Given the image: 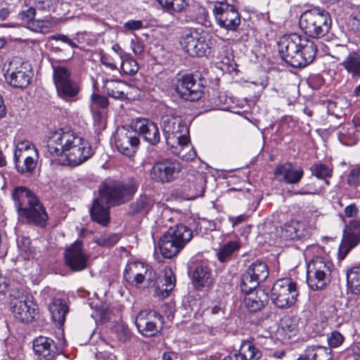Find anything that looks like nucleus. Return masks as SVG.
Here are the masks:
<instances>
[{
	"label": "nucleus",
	"instance_id": "bb28decb",
	"mask_svg": "<svg viewBox=\"0 0 360 360\" xmlns=\"http://www.w3.org/2000/svg\"><path fill=\"white\" fill-rule=\"evenodd\" d=\"M103 89L110 97L123 100L127 98L125 93L127 84L120 79H105L103 81Z\"/></svg>",
	"mask_w": 360,
	"mask_h": 360
},
{
	"label": "nucleus",
	"instance_id": "8fccbe9b",
	"mask_svg": "<svg viewBox=\"0 0 360 360\" xmlns=\"http://www.w3.org/2000/svg\"><path fill=\"white\" fill-rule=\"evenodd\" d=\"M120 236L118 234L104 235L96 240V243L103 247H111L115 245Z\"/></svg>",
	"mask_w": 360,
	"mask_h": 360
},
{
	"label": "nucleus",
	"instance_id": "bf43d9fd",
	"mask_svg": "<svg viewBox=\"0 0 360 360\" xmlns=\"http://www.w3.org/2000/svg\"><path fill=\"white\" fill-rule=\"evenodd\" d=\"M101 62L103 65L110 68L111 70L117 69V66L112 61V59L108 56H102L101 58Z\"/></svg>",
	"mask_w": 360,
	"mask_h": 360
},
{
	"label": "nucleus",
	"instance_id": "0eeeda50",
	"mask_svg": "<svg viewBox=\"0 0 360 360\" xmlns=\"http://www.w3.org/2000/svg\"><path fill=\"white\" fill-rule=\"evenodd\" d=\"M5 79L11 86L15 88L27 87L31 80L29 68L20 58H13L6 61L3 68Z\"/></svg>",
	"mask_w": 360,
	"mask_h": 360
},
{
	"label": "nucleus",
	"instance_id": "f257e3e1",
	"mask_svg": "<svg viewBox=\"0 0 360 360\" xmlns=\"http://www.w3.org/2000/svg\"><path fill=\"white\" fill-rule=\"evenodd\" d=\"M332 25L330 13L318 6L304 11L299 19V27L306 36L297 33L283 35L278 41L281 58L293 68H304L315 59L318 48L314 41L326 36Z\"/></svg>",
	"mask_w": 360,
	"mask_h": 360
},
{
	"label": "nucleus",
	"instance_id": "4d7b16f0",
	"mask_svg": "<svg viewBox=\"0 0 360 360\" xmlns=\"http://www.w3.org/2000/svg\"><path fill=\"white\" fill-rule=\"evenodd\" d=\"M131 49L133 50V52L136 54V55H139L141 54L143 49H144V46L143 44L140 42L138 40H134L132 39L131 41Z\"/></svg>",
	"mask_w": 360,
	"mask_h": 360
},
{
	"label": "nucleus",
	"instance_id": "603ef678",
	"mask_svg": "<svg viewBox=\"0 0 360 360\" xmlns=\"http://www.w3.org/2000/svg\"><path fill=\"white\" fill-rule=\"evenodd\" d=\"M347 182L348 185L354 188L360 185V166L355 167L349 172Z\"/></svg>",
	"mask_w": 360,
	"mask_h": 360
},
{
	"label": "nucleus",
	"instance_id": "e433bc0d",
	"mask_svg": "<svg viewBox=\"0 0 360 360\" xmlns=\"http://www.w3.org/2000/svg\"><path fill=\"white\" fill-rule=\"evenodd\" d=\"M240 245L236 241H229L227 243L222 245L218 252L217 258L221 263L226 262L231 259L233 254L238 250Z\"/></svg>",
	"mask_w": 360,
	"mask_h": 360
},
{
	"label": "nucleus",
	"instance_id": "4be33fe9",
	"mask_svg": "<svg viewBox=\"0 0 360 360\" xmlns=\"http://www.w3.org/2000/svg\"><path fill=\"white\" fill-rule=\"evenodd\" d=\"M34 352L44 360H56L59 354L58 347L55 341L48 337L39 336L33 340Z\"/></svg>",
	"mask_w": 360,
	"mask_h": 360
},
{
	"label": "nucleus",
	"instance_id": "680f3d73",
	"mask_svg": "<svg viewBox=\"0 0 360 360\" xmlns=\"http://www.w3.org/2000/svg\"><path fill=\"white\" fill-rule=\"evenodd\" d=\"M47 23L44 20H37L34 25H32L31 29L37 32H43L44 28L48 27Z\"/></svg>",
	"mask_w": 360,
	"mask_h": 360
},
{
	"label": "nucleus",
	"instance_id": "393cba45",
	"mask_svg": "<svg viewBox=\"0 0 360 360\" xmlns=\"http://www.w3.org/2000/svg\"><path fill=\"white\" fill-rule=\"evenodd\" d=\"M136 128L139 134L150 144L156 145L160 142L159 129L154 122L147 120H141L137 122Z\"/></svg>",
	"mask_w": 360,
	"mask_h": 360
},
{
	"label": "nucleus",
	"instance_id": "f8f14e48",
	"mask_svg": "<svg viewBox=\"0 0 360 360\" xmlns=\"http://www.w3.org/2000/svg\"><path fill=\"white\" fill-rule=\"evenodd\" d=\"M181 169L179 161L166 158L154 163L150 169V175L154 181L167 184L176 179Z\"/></svg>",
	"mask_w": 360,
	"mask_h": 360
},
{
	"label": "nucleus",
	"instance_id": "774afa93",
	"mask_svg": "<svg viewBox=\"0 0 360 360\" xmlns=\"http://www.w3.org/2000/svg\"><path fill=\"white\" fill-rule=\"evenodd\" d=\"M308 349L306 347V349L304 351V353L300 354L299 357L297 359V360H311V355L308 354Z\"/></svg>",
	"mask_w": 360,
	"mask_h": 360
},
{
	"label": "nucleus",
	"instance_id": "9d476101",
	"mask_svg": "<svg viewBox=\"0 0 360 360\" xmlns=\"http://www.w3.org/2000/svg\"><path fill=\"white\" fill-rule=\"evenodd\" d=\"M123 276L127 282L136 285L144 283L147 288L155 286L158 279L155 270L145 266L141 262H133L127 264Z\"/></svg>",
	"mask_w": 360,
	"mask_h": 360
},
{
	"label": "nucleus",
	"instance_id": "f03ea898",
	"mask_svg": "<svg viewBox=\"0 0 360 360\" xmlns=\"http://www.w3.org/2000/svg\"><path fill=\"white\" fill-rule=\"evenodd\" d=\"M139 183L130 178L123 183L103 184L99 188L100 196L96 198L90 209L94 221L105 226L110 221L109 205H117L129 200L136 192Z\"/></svg>",
	"mask_w": 360,
	"mask_h": 360
},
{
	"label": "nucleus",
	"instance_id": "aec40b11",
	"mask_svg": "<svg viewBox=\"0 0 360 360\" xmlns=\"http://www.w3.org/2000/svg\"><path fill=\"white\" fill-rule=\"evenodd\" d=\"M13 199L18 215L25 211H29L41 204L39 198L30 190L24 186L16 187L12 193Z\"/></svg>",
	"mask_w": 360,
	"mask_h": 360
},
{
	"label": "nucleus",
	"instance_id": "6e6552de",
	"mask_svg": "<svg viewBox=\"0 0 360 360\" xmlns=\"http://www.w3.org/2000/svg\"><path fill=\"white\" fill-rule=\"evenodd\" d=\"M69 138L63 155L70 166H77L91 157L94 153L88 142L71 131Z\"/></svg>",
	"mask_w": 360,
	"mask_h": 360
},
{
	"label": "nucleus",
	"instance_id": "7ed1b4c3",
	"mask_svg": "<svg viewBox=\"0 0 360 360\" xmlns=\"http://www.w3.org/2000/svg\"><path fill=\"white\" fill-rule=\"evenodd\" d=\"M193 231L187 226L179 224L170 227L158 242L159 249L165 258L176 256L192 239Z\"/></svg>",
	"mask_w": 360,
	"mask_h": 360
},
{
	"label": "nucleus",
	"instance_id": "de8ad7c7",
	"mask_svg": "<svg viewBox=\"0 0 360 360\" xmlns=\"http://www.w3.org/2000/svg\"><path fill=\"white\" fill-rule=\"evenodd\" d=\"M113 330L117 335V338L121 342H127L131 337V332L127 326L122 323H117L114 326Z\"/></svg>",
	"mask_w": 360,
	"mask_h": 360
},
{
	"label": "nucleus",
	"instance_id": "c03bdc74",
	"mask_svg": "<svg viewBox=\"0 0 360 360\" xmlns=\"http://www.w3.org/2000/svg\"><path fill=\"white\" fill-rule=\"evenodd\" d=\"M22 154H33L35 158H37V149L27 141L18 143L14 153V159H20Z\"/></svg>",
	"mask_w": 360,
	"mask_h": 360
},
{
	"label": "nucleus",
	"instance_id": "37998d69",
	"mask_svg": "<svg viewBox=\"0 0 360 360\" xmlns=\"http://www.w3.org/2000/svg\"><path fill=\"white\" fill-rule=\"evenodd\" d=\"M17 244L21 256L25 259H29L34 252V248L31 244V240L27 237L20 236L17 240Z\"/></svg>",
	"mask_w": 360,
	"mask_h": 360
},
{
	"label": "nucleus",
	"instance_id": "a18cd8bd",
	"mask_svg": "<svg viewBox=\"0 0 360 360\" xmlns=\"http://www.w3.org/2000/svg\"><path fill=\"white\" fill-rule=\"evenodd\" d=\"M121 70L126 75H133L138 72L139 66L136 61L128 54L122 59Z\"/></svg>",
	"mask_w": 360,
	"mask_h": 360
},
{
	"label": "nucleus",
	"instance_id": "f704fd0d",
	"mask_svg": "<svg viewBox=\"0 0 360 360\" xmlns=\"http://www.w3.org/2000/svg\"><path fill=\"white\" fill-rule=\"evenodd\" d=\"M246 271L259 282L264 281L269 276V269L266 264L259 260L252 263Z\"/></svg>",
	"mask_w": 360,
	"mask_h": 360
},
{
	"label": "nucleus",
	"instance_id": "58836bf2",
	"mask_svg": "<svg viewBox=\"0 0 360 360\" xmlns=\"http://www.w3.org/2000/svg\"><path fill=\"white\" fill-rule=\"evenodd\" d=\"M259 283L260 282H259L249 272L245 271V272L241 276L240 288L243 292L247 294L258 290L259 289H257V287Z\"/></svg>",
	"mask_w": 360,
	"mask_h": 360
},
{
	"label": "nucleus",
	"instance_id": "b1692460",
	"mask_svg": "<svg viewBox=\"0 0 360 360\" xmlns=\"http://www.w3.org/2000/svg\"><path fill=\"white\" fill-rule=\"evenodd\" d=\"M192 283L198 290L210 288L213 283L211 269L205 265H197L192 273Z\"/></svg>",
	"mask_w": 360,
	"mask_h": 360
},
{
	"label": "nucleus",
	"instance_id": "9b49d317",
	"mask_svg": "<svg viewBox=\"0 0 360 360\" xmlns=\"http://www.w3.org/2000/svg\"><path fill=\"white\" fill-rule=\"evenodd\" d=\"M53 82L59 97L68 101L76 96L79 87L72 79L70 71L64 66L53 65Z\"/></svg>",
	"mask_w": 360,
	"mask_h": 360
},
{
	"label": "nucleus",
	"instance_id": "412c9836",
	"mask_svg": "<svg viewBox=\"0 0 360 360\" xmlns=\"http://www.w3.org/2000/svg\"><path fill=\"white\" fill-rule=\"evenodd\" d=\"M274 174L275 178L280 182L297 184L302 179L304 170L301 167L295 166L290 162H285L276 167Z\"/></svg>",
	"mask_w": 360,
	"mask_h": 360
},
{
	"label": "nucleus",
	"instance_id": "052dcab7",
	"mask_svg": "<svg viewBox=\"0 0 360 360\" xmlns=\"http://www.w3.org/2000/svg\"><path fill=\"white\" fill-rule=\"evenodd\" d=\"M358 212V208L354 204L349 205L345 208V214L347 217L356 216Z\"/></svg>",
	"mask_w": 360,
	"mask_h": 360
},
{
	"label": "nucleus",
	"instance_id": "c756f323",
	"mask_svg": "<svg viewBox=\"0 0 360 360\" xmlns=\"http://www.w3.org/2000/svg\"><path fill=\"white\" fill-rule=\"evenodd\" d=\"M352 78H360V53L351 51L340 63Z\"/></svg>",
	"mask_w": 360,
	"mask_h": 360
},
{
	"label": "nucleus",
	"instance_id": "4468645a",
	"mask_svg": "<svg viewBox=\"0 0 360 360\" xmlns=\"http://www.w3.org/2000/svg\"><path fill=\"white\" fill-rule=\"evenodd\" d=\"M89 255L83 249V242L77 240L64 251V262L72 271H82L88 267Z\"/></svg>",
	"mask_w": 360,
	"mask_h": 360
},
{
	"label": "nucleus",
	"instance_id": "0e129e2a",
	"mask_svg": "<svg viewBox=\"0 0 360 360\" xmlns=\"http://www.w3.org/2000/svg\"><path fill=\"white\" fill-rule=\"evenodd\" d=\"M51 6V1L49 0H38L36 4V6L39 9L44 10L46 8H49Z\"/></svg>",
	"mask_w": 360,
	"mask_h": 360
},
{
	"label": "nucleus",
	"instance_id": "c85d7f7f",
	"mask_svg": "<svg viewBox=\"0 0 360 360\" xmlns=\"http://www.w3.org/2000/svg\"><path fill=\"white\" fill-rule=\"evenodd\" d=\"M154 201L150 197L141 195L135 201L130 203L128 214L129 215H146L152 209Z\"/></svg>",
	"mask_w": 360,
	"mask_h": 360
},
{
	"label": "nucleus",
	"instance_id": "2f4dec72",
	"mask_svg": "<svg viewBox=\"0 0 360 360\" xmlns=\"http://www.w3.org/2000/svg\"><path fill=\"white\" fill-rule=\"evenodd\" d=\"M234 356L240 360H256L260 357V352L249 341L243 342L239 352L235 353Z\"/></svg>",
	"mask_w": 360,
	"mask_h": 360
},
{
	"label": "nucleus",
	"instance_id": "6ab92c4d",
	"mask_svg": "<svg viewBox=\"0 0 360 360\" xmlns=\"http://www.w3.org/2000/svg\"><path fill=\"white\" fill-rule=\"evenodd\" d=\"M70 133L63 129L51 132L46 140L45 155L53 160L63 155L67 143L70 141Z\"/></svg>",
	"mask_w": 360,
	"mask_h": 360
},
{
	"label": "nucleus",
	"instance_id": "7c9ffc66",
	"mask_svg": "<svg viewBox=\"0 0 360 360\" xmlns=\"http://www.w3.org/2000/svg\"><path fill=\"white\" fill-rule=\"evenodd\" d=\"M360 242V235L345 231L343 239L340 246L339 254L344 259L351 249L356 247Z\"/></svg>",
	"mask_w": 360,
	"mask_h": 360
},
{
	"label": "nucleus",
	"instance_id": "423d86ee",
	"mask_svg": "<svg viewBox=\"0 0 360 360\" xmlns=\"http://www.w3.org/2000/svg\"><path fill=\"white\" fill-rule=\"evenodd\" d=\"M298 295L297 283L291 278H284L274 283L271 299L276 306L283 309L292 306L296 302Z\"/></svg>",
	"mask_w": 360,
	"mask_h": 360
},
{
	"label": "nucleus",
	"instance_id": "09e8293b",
	"mask_svg": "<svg viewBox=\"0 0 360 360\" xmlns=\"http://www.w3.org/2000/svg\"><path fill=\"white\" fill-rule=\"evenodd\" d=\"M36 14L35 8L30 7L26 11H21L18 16L21 19L22 23L27 25L31 29L32 25H34V17Z\"/></svg>",
	"mask_w": 360,
	"mask_h": 360
},
{
	"label": "nucleus",
	"instance_id": "c9c22d12",
	"mask_svg": "<svg viewBox=\"0 0 360 360\" xmlns=\"http://www.w3.org/2000/svg\"><path fill=\"white\" fill-rule=\"evenodd\" d=\"M308 354L311 355V360H331L333 358L332 350L330 347L311 345L307 347Z\"/></svg>",
	"mask_w": 360,
	"mask_h": 360
},
{
	"label": "nucleus",
	"instance_id": "a211bd4d",
	"mask_svg": "<svg viewBox=\"0 0 360 360\" xmlns=\"http://www.w3.org/2000/svg\"><path fill=\"white\" fill-rule=\"evenodd\" d=\"M117 149L124 155H134L139 145V139L136 131L125 127L118 128L115 136Z\"/></svg>",
	"mask_w": 360,
	"mask_h": 360
},
{
	"label": "nucleus",
	"instance_id": "4c0bfd02",
	"mask_svg": "<svg viewBox=\"0 0 360 360\" xmlns=\"http://www.w3.org/2000/svg\"><path fill=\"white\" fill-rule=\"evenodd\" d=\"M309 169L312 176H316L319 179L323 180L326 185H329L328 179L333 175V169L328 165L322 163L314 164L310 167Z\"/></svg>",
	"mask_w": 360,
	"mask_h": 360
},
{
	"label": "nucleus",
	"instance_id": "2eb2a0df",
	"mask_svg": "<svg viewBox=\"0 0 360 360\" xmlns=\"http://www.w3.org/2000/svg\"><path fill=\"white\" fill-rule=\"evenodd\" d=\"M161 127L167 145L169 144V139H174L181 145L186 143L187 137L184 136V133H187L188 129L182 123L181 117L169 115L162 116Z\"/></svg>",
	"mask_w": 360,
	"mask_h": 360
},
{
	"label": "nucleus",
	"instance_id": "864d4df0",
	"mask_svg": "<svg viewBox=\"0 0 360 360\" xmlns=\"http://www.w3.org/2000/svg\"><path fill=\"white\" fill-rule=\"evenodd\" d=\"M344 341L343 335L338 331H333L328 338V345L330 347H338Z\"/></svg>",
	"mask_w": 360,
	"mask_h": 360
},
{
	"label": "nucleus",
	"instance_id": "338daca9",
	"mask_svg": "<svg viewBox=\"0 0 360 360\" xmlns=\"http://www.w3.org/2000/svg\"><path fill=\"white\" fill-rule=\"evenodd\" d=\"M52 39L53 40H57V41H63L65 43H66L67 41H69V38L66 36V35H64V34H56V35H53L51 37Z\"/></svg>",
	"mask_w": 360,
	"mask_h": 360
},
{
	"label": "nucleus",
	"instance_id": "6e6d98bb",
	"mask_svg": "<svg viewBox=\"0 0 360 360\" xmlns=\"http://www.w3.org/2000/svg\"><path fill=\"white\" fill-rule=\"evenodd\" d=\"M349 231V233H354L355 234L360 235V221L352 220L345 230Z\"/></svg>",
	"mask_w": 360,
	"mask_h": 360
},
{
	"label": "nucleus",
	"instance_id": "5701e85b",
	"mask_svg": "<svg viewBox=\"0 0 360 360\" xmlns=\"http://www.w3.org/2000/svg\"><path fill=\"white\" fill-rule=\"evenodd\" d=\"M18 219L22 223L44 228L47 225L49 216L45 207L41 203L37 204V206L34 207L33 209L18 215Z\"/></svg>",
	"mask_w": 360,
	"mask_h": 360
},
{
	"label": "nucleus",
	"instance_id": "473e14b6",
	"mask_svg": "<svg viewBox=\"0 0 360 360\" xmlns=\"http://www.w3.org/2000/svg\"><path fill=\"white\" fill-rule=\"evenodd\" d=\"M37 158L33 154H22L20 159H14L17 170L21 173H31L37 165Z\"/></svg>",
	"mask_w": 360,
	"mask_h": 360
},
{
	"label": "nucleus",
	"instance_id": "a19ab883",
	"mask_svg": "<svg viewBox=\"0 0 360 360\" xmlns=\"http://www.w3.org/2000/svg\"><path fill=\"white\" fill-rule=\"evenodd\" d=\"M164 281L165 283L163 285H165V289L160 290L159 287H157L155 288V295L162 298L169 296L170 292L173 290L174 287L175 286V276L171 270L165 272Z\"/></svg>",
	"mask_w": 360,
	"mask_h": 360
},
{
	"label": "nucleus",
	"instance_id": "a878e982",
	"mask_svg": "<svg viewBox=\"0 0 360 360\" xmlns=\"http://www.w3.org/2000/svg\"><path fill=\"white\" fill-rule=\"evenodd\" d=\"M244 303L245 307L251 312L262 309L268 303V295L263 290H258L245 294Z\"/></svg>",
	"mask_w": 360,
	"mask_h": 360
},
{
	"label": "nucleus",
	"instance_id": "72a5a7b5",
	"mask_svg": "<svg viewBox=\"0 0 360 360\" xmlns=\"http://www.w3.org/2000/svg\"><path fill=\"white\" fill-rule=\"evenodd\" d=\"M347 285L352 293L360 294V266H355L347 270Z\"/></svg>",
	"mask_w": 360,
	"mask_h": 360
},
{
	"label": "nucleus",
	"instance_id": "69168bd1",
	"mask_svg": "<svg viewBox=\"0 0 360 360\" xmlns=\"http://www.w3.org/2000/svg\"><path fill=\"white\" fill-rule=\"evenodd\" d=\"M112 50L120 56L121 60L124 58V56H127L129 54L124 52L118 44H115L112 46Z\"/></svg>",
	"mask_w": 360,
	"mask_h": 360
},
{
	"label": "nucleus",
	"instance_id": "e2e57ef3",
	"mask_svg": "<svg viewBox=\"0 0 360 360\" xmlns=\"http://www.w3.org/2000/svg\"><path fill=\"white\" fill-rule=\"evenodd\" d=\"M246 219V216L244 214L239 215L238 217H230L229 220L232 223L233 226H236L238 225L239 224L245 221Z\"/></svg>",
	"mask_w": 360,
	"mask_h": 360
},
{
	"label": "nucleus",
	"instance_id": "13d9d810",
	"mask_svg": "<svg viewBox=\"0 0 360 360\" xmlns=\"http://www.w3.org/2000/svg\"><path fill=\"white\" fill-rule=\"evenodd\" d=\"M9 282L7 278L0 274V295H5L8 291Z\"/></svg>",
	"mask_w": 360,
	"mask_h": 360
},
{
	"label": "nucleus",
	"instance_id": "ddd939ff",
	"mask_svg": "<svg viewBox=\"0 0 360 360\" xmlns=\"http://www.w3.org/2000/svg\"><path fill=\"white\" fill-rule=\"evenodd\" d=\"M163 318L156 311H141L135 319L139 332L145 337H153L163 328Z\"/></svg>",
	"mask_w": 360,
	"mask_h": 360
},
{
	"label": "nucleus",
	"instance_id": "79ce46f5",
	"mask_svg": "<svg viewBox=\"0 0 360 360\" xmlns=\"http://www.w3.org/2000/svg\"><path fill=\"white\" fill-rule=\"evenodd\" d=\"M207 184L206 176L203 174H198L195 177V181L191 186L190 189L193 191L191 196L192 199H195L203 195Z\"/></svg>",
	"mask_w": 360,
	"mask_h": 360
},
{
	"label": "nucleus",
	"instance_id": "1a4fd4ad",
	"mask_svg": "<svg viewBox=\"0 0 360 360\" xmlns=\"http://www.w3.org/2000/svg\"><path fill=\"white\" fill-rule=\"evenodd\" d=\"M212 12L217 25L229 31H236L240 24V15L232 4L226 1L214 2Z\"/></svg>",
	"mask_w": 360,
	"mask_h": 360
},
{
	"label": "nucleus",
	"instance_id": "f3484780",
	"mask_svg": "<svg viewBox=\"0 0 360 360\" xmlns=\"http://www.w3.org/2000/svg\"><path fill=\"white\" fill-rule=\"evenodd\" d=\"M204 86L197 82L193 75H186L179 78L175 84L176 93L184 99L195 101L200 99L203 94Z\"/></svg>",
	"mask_w": 360,
	"mask_h": 360
},
{
	"label": "nucleus",
	"instance_id": "20e7f679",
	"mask_svg": "<svg viewBox=\"0 0 360 360\" xmlns=\"http://www.w3.org/2000/svg\"><path fill=\"white\" fill-rule=\"evenodd\" d=\"M181 44L190 56L202 57L211 53L214 42L207 31L193 29L183 35Z\"/></svg>",
	"mask_w": 360,
	"mask_h": 360
},
{
	"label": "nucleus",
	"instance_id": "5fc2aeb1",
	"mask_svg": "<svg viewBox=\"0 0 360 360\" xmlns=\"http://www.w3.org/2000/svg\"><path fill=\"white\" fill-rule=\"evenodd\" d=\"M143 27V22L141 20H129L124 24V27L129 30H138Z\"/></svg>",
	"mask_w": 360,
	"mask_h": 360
},
{
	"label": "nucleus",
	"instance_id": "3c124183",
	"mask_svg": "<svg viewBox=\"0 0 360 360\" xmlns=\"http://www.w3.org/2000/svg\"><path fill=\"white\" fill-rule=\"evenodd\" d=\"M91 108L93 110L105 108L108 105V100L104 96L97 94L91 95Z\"/></svg>",
	"mask_w": 360,
	"mask_h": 360
},
{
	"label": "nucleus",
	"instance_id": "dca6fc26",
	"mask_svg": "<svg viewBox=\"0 0 360 360\" xmlns=\"http://www.w3.org/2000/svg\"><path fill=\"white\" fill-rule=\"evenodd\" d=\"M11 310L16 319L26 323L32 322L39 313L37 304L24 295L11 300Z\"/></svg>",
	"mask_w": 360,
	"mask_h": 360
},
{
	"label": "nucleus",
	"instance_id": "ea45409f",
	"mask_svg": "<svg viewBox=\"0 0 360 360\" xmlns=\"http://www.w3.org/2000/svg\"><path fill=\"white\" fill-rule=\"evenodd\" d=\"M157 1L169 13L181 12L188 5L186 0H157Z\"/></svg>",
	"mask_w": 360,
	"mask_h": 360
},
{
	"label": "nucleus",
	"instance_id": "39448f33",
	"mask_svg": "<svg viewBox=\"0 0 360 360\" xmlns=\"http://www.w3.org/2000/svg\"><path fill=\"white\" fill-rule=\"evenodd\" d=\"M333 264L323 257L313 258L307 265V282L314 290L323 289L330 281Z\"/></svg>",
	"mask_w": 360,
	"mask_h": 360
},
{
	"label": "nucleus",
	"instance_id": "49530a36",
	"mask_svg": "<svg viewBox=\"0 0 360 360\" xmlns=\"http://www.w3.org/2000/svg\"><path fill=\"white\" fill-rule=\"evenodd\" d=\"M298 226L299 224L297 222H292L290 224H285L283 229V237L289 240L300 238L302 236V233L298 229Z\"/></svg>",
	"mask_w": 360,
	"mask_h": 360
},
{
	"label": "nucleus",
	"instance_id": "cd10ccee",
	"mask_svg": "<svg viewBox=\"0 0 360 360\" xmlns=\"http://www.w3.org/2000/svg\"><path fill=\"white\" fill-rule=\"evenodd\" d=\"M49 310L52 321L58 327H61L65 320V315L68 311V307L61 299H53L49 305Z\"/></svg>",
	"mask_w": 360,
	"mask_h": 360
}]
</instances>
